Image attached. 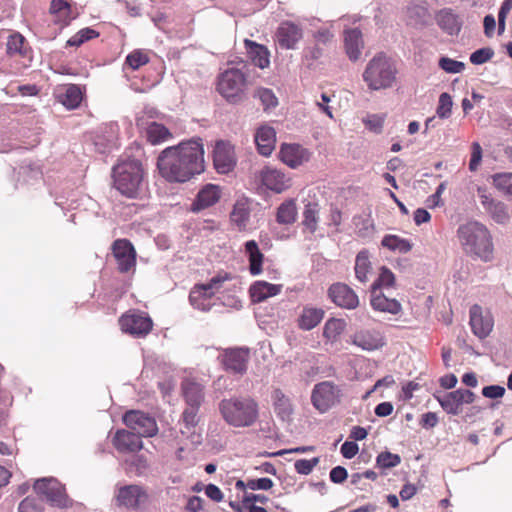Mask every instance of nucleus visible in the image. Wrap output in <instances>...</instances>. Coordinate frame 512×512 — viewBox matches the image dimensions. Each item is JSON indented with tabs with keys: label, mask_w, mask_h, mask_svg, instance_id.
I'll return each instance as SVG.
<instances>
[{
	"label": "nucleus",
	"mask_w": 512,
	"mask_h": 512,
	"mask_svg": "<svg viewBox=\"0 0 512 512\" xmlns=\"http://www.w3.org/2000/svg\"><path fill=\"white\" fill-rule=\"evenodd\" d=\"M493 185L502 194L512 198V173H497L492 176Z\"/></svg>",
	"instance_id": "obj_47"
},
{
	"label": "nucleus",
	"mask_w": 512,
	"mask_h": 512,
	"mask_svg": "<svg viewBox=\"0 0 512 512\" xmlns=\"http://www.w3.org/2000/svg\"><path fill=\"white\" fill-rule=\"evenodd\" d=\"M262 184L269 190L281 193L291 186V179L281 170L273 167H264L260 172Z\"/></svg>",
	"instance_id": "obj_18"
},
{
	"label": "nucleus",
	"mask_w": 512,
	"mask_h": 512,
	"mask_svg": "<svg viewBox=\"0 0 512 512\" xmlns=\"http://www.w3.org/2000/svg\"><path fill=\"white\" fill-rule=\"evenodd\" d=\"M441 408L449 415H458L463 404H471L475 394L468 389H457L451 392L437 391L433 394Z\"/></svg>",
	"instance_id": "obj_10"
},
{
	"label": "nucleus",
	"mask_w": 512,
	"mask_h": 512,
	"mask_svg": "<svg viewBox=\"0 0 512 512\" xmlns=\"http://www.w3.org/2000/svg\"><path fill=\"white\" fill-rule=\"evenodd\" d=\"M146 137L151 144L157 145L169 140L172 134L163 124L151 122L146 128Z\"/></svg>",
	"instance_id": "obj_40"
},
{
	"label": "nucleus",
	"mask_w": 512,
	"mask_h": 512,
	"mask_svg": "<svg viewBox=\"0 0 512 512\" xmlns=\"http://www.w3.org/2000/svg\"><path fill=\"white\" fill-rule=\"evenodd\" d=\"M121 330L134 337H143L152 330L153 322L144 312L130 311L119 319Z\"/></svg>",
	"instance_id": "obj_12"
},
{
	"label": "nucleus",
	"mask_w": 512,
	"mask_h": 512,
	"mask_svg": "<svg viewBox=\"0 0 512 512\" xmlns=\"http://www.w3.org/2000/svg\"><path fill=\"white\" fill-rule=\"evenodd\" d=\"M381 245L392 252L402 254L408 253L412 249V244L409 240L393 234L385 235L381 241Z\"/></svg>",
	"instance_id": "obj_42"
},
{
	"label": "nucleus",
	"mask_w": 512,
	"mask_h": 512,
	"mask_svg": "<svg viewBox=\"0 0 512 512\" xmlns=\"http://www.w3.org/2000/svg\"><path fill=\"white\" fill-rule=\"evenodd\" d=\"M319 463L318 458H312L310 460L307 459H299L294 463V468L297 473L302 475H308L312 472L313 468Z\"/></svg>",
	"instance_id": "obj_57"
},
{
	"label": "nucleus",
	"mask_w": 512,
	"mask_h": 512,
	"mask_svg": "<svg viewBox=\"0 0 512 512\" xmlns=\"http://www.w3.org/2000/svg\"><path fill=\"white\" fill-rule=\"evenodd\" d=\"M229 279L227 273L212 277L205 284L195 285L189 293V302L194 309L208 312L215 305V294L222 284Z\"/></svg>",
	"instance_id": "obj_7"
},
{
	"label": "nucleus",
	"mask_w": 512,
	"mask_h": 512,
	"mask_svg": "<svg viewBox=\"0 0 512 512\" xmlns=\"http://www.w3.org/2000/svg\"><path fill=\"white\" fill-rule=\"evenodd\" d=\"M149 58L146 53L141 50H135L127 55L126 64L131 67L133 70L140 68L141 66L147 64Z\"/></svg>",
	"instance_id": "obj_53"
},
{
	"label": "nucleus",
	"mask_w": 512,
	"mask_h": 512,
	"mask_svg": "<svg viewBox=\"0 0 512 512\" xmlns=\"http://www.w3.org/2000/svg\"><path fill=\"white\" fill-rule=\"evenodd\" d=\"M273 487V481L270 478L251 479L247 482V488L251 490H269Z\"/></svg>",
	"instance_id": "obj_59"
},
{
	"label": "nucleus",
	"mask_w": 512,
	"mask_h": 512,
	"mask_svg": "<svg viewBox=\"0 0 512 512\" xmlns=\"http://www.w3.org/2000/svg\"><path fill=\"white\" fill-rule=\"evenodd\" d=\"M221 198V189L215 184H205L191 203L190 211L198 213L215 205Z\"/></svg>",
	"instance_id": "obj_19"
},
{
	"label": "nucleus",
	"mask_w": 512,
	"mask_h": 512,
	"mask_svg": "<svg viewBox=\"0 0 512 512\" xmlns=\"http://www.w3.org/2000/svg\"><path fill=\"white\" fill-rule=\"evenodd\" d=\"M397 74L395 62L384 53H378L367 63L362 78L371 91H380L392 88Z\"/></svg>",
	"instance_id": "obj_4"
},
{
	"label": "nucleus",
	"mask_w": 512,
	"mask_h": 512,
	"mask_svg": "<svg viewBox=\"0 0 512 512\" xmlns=\"http://www.w3.org/2000/svg\"><path fill=\"white\" fill-rule=\"evenodd\" d=\"M282 285L271 284L266 281H257L250 287V296L253 302H263L269 297L278 295Z\"/></svg>",
	"instance_id": "obj_34"
},
{
	"label": "nucleus",
	"mask_w": 512,
	"mask_h": 512,
	"mask_svg": "<svg viewBox=\"0 0 512 512\" xmlns=\"http://www.w3.org/2000/svg\"><path fill=\"white\" fill-rule=\"evenodd\" d=\"M505 394V388L500 385H489L482 389V395L490 399H498Z\"/></svg>",
	"instance_id": "obj_60"
},
{
	"label": "nucleus",
	"mask_w": 512,
	"mask_h": 512,
	"mask_svg": "<svg viewBox=\"0 0 512 512\" xmlns=\"http://www.w3.org/2000/svg\"><path fill=\"white\" fill-rule=\"evenodd\" d=\"M279 157L290 168H297L310 159V152L299 144H282Z\"/></svg>",
	"instance_id": "obj_22"
},
{
	"label": "nucleus",
	"mask_w": 512,
	"mask_h": 512,
	"mask_svg": "<svg viewBox=\"0 0 512 512\" xmlns=\"http://www.w3.org/2000/svg\"><path fill=\"white\" fill-rule=\"evenodd\" d=\"M247 76L238 68H228L219 74L217 91L229 103L237 104L246 98Z\"/></svg>",
	"instance_id": "obj_6"
},
{
	"label": "nucleus",
	"mask_w": 512,
	"mask_h": 512,
	"mask_svg": "<svg viewBox=\"0 0 512 512\" xmlns=\"http://www.w3.org/2000/svg\"><path fill=\"white\" fill-rule=\"evenodd\" d=\"M199 409L200 407L186 405L179 422L180 432L183 435L190 436L194 434L200 421Z\"/></svg>",
	"instance_id": "obj_35"
},
{
	"label": "nucleus",
	"mask_w": 512,
	"mask_h": 512,
	"mask_svg": "<svg viewBox=\"0 0 512 512\" xmlns=\"http://www.w3.org/2000/svg\"><path fill=\"white\" fill-rule=\"evenodd\" d=\"M181 391L186 405L200 407L205 398L204 385L195 379L186 378L181 383Z\"/></svg>",
	"instance_id": "obj_24"
},
{
	"label": "nucleus",
	"mask_w": 512,
	"mask_h": 512,
	"mask_svg": "<svg viewBox=\"0 0 512 512\" xmlns=\"http://www.w3.org/2000/svg\"><path fill=\"white\" fill-rule=\"evenodd\" d=\"M245 46L247 54L255 66L265 69L270 65V53L265 46L248 39L245 40Z\"/></svg>",
	"instance_id": "obj_32"
},
{
	"label": "nucleus",
	"mask_w": 512,
	"mask_h": 512,
	"mask_svg": "<svg viewBox=\"0 0 512 512\" xmlns=\"http://www.w3.org/2000/svg\"><path fill=\"white\" fill-rule=\"evenodd\" d=\"M439 26L450 35L457 34L460 30V24L456 15L450 11L443 10L437 16Z\"/></svg>",
	"instance_id": "obj_44"
},
{
	"label": "nucleus",
	"mask_w": 512,
	"mask_h": 512,
	"mask_svg": "<svg viewBox=\"0 0 512 512\" xmlns=\"http://www.w3.org/2000/svg\"><path fill=\"white\" fill-rule=\"evenodd\" d=\"M453 101L452 97L444 92L440 94L436 114L441 119H447L452 113Z\"/></svg>",
	"instance_id": "obj_49"
},
{
	"label": "nucleus",
	"mask_w": 512,
	"mask_h": 512,
	"mask_svg": "<svg viewBox=\"0 0 512 512\" xmlns=\"http://www.w3.org/2000/svg\"><path fill=\"white\" fill-rule=\"evenodd\" d=\"M203 502L201 497L192 496L188 499L185 509L188 512H198L203 509Z\"/></svg>",
	"instance_id": "obj_64"
},
{
	"label": "nucleus",
	"mask_w": 512,
	"mask_h": 512,
	"mask_svg": "<svg viewBox=\"0 0 512 512\" xmlns=\"http://www.w3.org/2000/svg\"><path fill=\"white\" fill-rule=\"evenodd\" d=\"M6 52L10 57H30V48L26 44V39L22 34L18 32L12 33L8 36L6 42Z\"/></svg>",
	"instance_id": "obj_36"
},
{
	"label": "nucleus",
	"mask_w": 512,
	"mask_h": 512,
	"mask_svg": "<svg viewBox=\"0 0 512 512\" xmlns=\"http://www.w3.org/2000/svg\"><path fill=\"white\" fill-rule=\"evenodd\" d=\"M70 5L64 0H52L50 13L55 14L61 20H67L70 13Z\"/></svg>",
	"instance_id": "obj_54"
},
{
	"label": "nucleus",
	"mask_w": 512,
	"mask_h": 512,
	"mask_svg": "<svg viewBox=\"0 0 512 512\" xmlns=\"http://www.w3.org/2000/svg\"><path fill=\"white\" fill-rule=\"evenodd\" d=\"M34 490L53 507L65 508L70 504L64 486L56 478L48 477L36 480Z\"/></svg>",
	"instance_id": "obj_9"
},
{
	"label": "nucleus",
	"mask_w": 512,
	"mask_h": 512,
	"mask_svg": "<svg viewBox=\"0 0 512 512\" xmlns=\"http://www.w3.org/2000/svg\"><path fill=\"white\" fill-rule=\"evenodd\" d=\"M493 56L494 50L490 47H484L470 55V62L474 65H481L488 62Z\"/></svg>",
	"instance_id": "obj_55"
},
{
	"label": "nucleus",
	"mask_w": 512,
	"mask_h": 512,
	"mask_svg": "<svg viewBox=\"0 0 512 512\" xmlns=\"http://www.w3.org/2000/svg\"><path fill=\"white\" fill-rule=\"evenodd\" d=\"M344 45L349 59L352 61L358 60L364 46L361 31L356 28L346 30L344 33Z\"/></svg>",
	"instance_id": "obj_30"
},
{
	"label": "nucleus",
	"mask_w": 512,
	"mask_h": 512,
	"mask_svg": "<svg viewBox=\"0 0 512 512\" xmlns=\"http://www.w3.org/2000/svg\"><path fill=\"white\" fill-rule=\"evenodd\" d=\"M117 500L121 505L135 509L148 500V493L140 485H126L119 488Z\"/></svg>",
	"instance_id": "obj_20"
},
{
	"label": "nucleus",
	"mask_w": 512,
	"mask_h": 512,
	"mask_svg": "<svg viewBox=\"0 0 512 512\" xmlns=\"http://www.w3.org/2000/svg\"><path fill=\"white\" fill-rule=\"evenodd\" d=\"M223 420L235 428L252 426L258 419L259 408L251 397H231L222 399L218 404Z\"/></svg>",
	"instance_id": "obj_3"
},
{
	"label": "nucleus",
	"mask_w": 512,
	"mask_h": 512,
	"mask_svg": "<svg viewBox=\"0 0 512 512\" xmlns=\"http://www.w3.org/2000/svg\"><path fill=\"white\" fill-rule=\"evenodd\" d=\"M370 304L372 308L379 312L398 314L402 306L395 298H388L379 290H372Z\"/></svg>",
	"instance_id": "obj_28"
},
{
	"label": "nucleus",
	"mask_w": 512,
	"mask_h": 512,
	"mask_svg": "<svg viewBox=\"0 0 512 512\" xmlns=\"http://www.w3.org/2000/svg\"><path fill=\"white\" fill-rule=\"evenodd\" d=\"M439 67L447 73L457 74L465 69V64L449 57H441L439 59Z\"/></svg>",
	"instance_id": "obj_52"
},
{
	"label": "nucleus",
	"mask_w": 512,
	"mask_h": 512,
	"mask_svg": "<svg viewBox=\"0 0 512 512\" xmlns=\"http://www.w3.org/2000/svg\"><path fill=\"white\" fill-rule=\"evenodd\" d=\"M456 237L465 254L483 262L493 260V238L489 229L481 222L468 221L459 225Z\"/></svg>",
	"instance_id": "obj_2"
},
{
	"label": "nucleus",
	"mask_w": 512,
	"mask_h": 512,
	"mask_svg": "<svg viewBox=\"0 0 512 512\" xmlns=\"http://www.w3.org/2000/svg\"><path fill=\"white\" fill-rule=\"evenodd\" d=\"M297 207L294 200L289 199L280 204L276 213V220L279 224L289 225L296 221Z\"/></svg>",
	"instance_id": "obj_41"
},
{
	"label": "nucleus",
	"mask_w": 512,
	"mask_h": 512,
	"mask_svg": "<svg viewBox=\"0 0 512 512\" xmlns=\"http://www.w3.org/2000/svg\"><path fill=\"white\" fill-rule=\"evenodd\" d=\"M112 250L117 262L118 270L121 273H128L135 270L136 251L128 240H116L113 243Z\"/></svg>",
	"instance_id": "obj_14"
},
{
	"label": "nucleus",
	"mask_w": 512,
	"mask_h": 512,
	"mask_svg": "<svg viewBox=\"0 0 512 512\" xmlns=\"http://www.w3.org/2000/svg\"><path fill=\"white\" fill-rule=\"evenodd\" d=\"M400 462L401 458L399 455L388 451L381 452L376 458L377 465L384 469L396 467Z\"/></svg>",
	"instance_id": "obj_51"
},
{
	"label": "nucleus",
	"mask_w": 512,
	"mask_h": 512,
	"mask_svg": "<svg viewBox=\"0 0 512 512\" xmlns=\"http://www.w3.org/2000/svg\"><path fill=\"white\" fill-rule=\"evenodd\" d=\"M395 283L394 273L385 266L380 268L378 279L372 284V290L392 287Z\"/></svg>",
	"instance_id": "obj_48"
},
{
	"label": "nucleus",
	"mask_w": 512,
	"mask_h": 512,
	"mask_svg": "<svg viewBox=\"0 0 512 512\" xmlns=\"http://www.w3.org/2000/svg\"><path fill=\"white\" fill-rule=\"evenodd\" d=\"M355 276L361 283H366L369 280V275L372 271L369 251L366 249L361 250L355 259Z\"/></svg>",
	"instance_id": "obj_37"
},
{
	"label": "nucleus",
	"mask_w": 512,
	"mask_h": 512,
	"mask_svg": "<svg viewBox=\"0 0 512 512\" xmlns=\"http://www.w3.org/2000/svg\"><path fill=\"white\" fill-rule=\"evenodd\" d=\"M249 360V349L246 347H240L225 350L222 362L228 372L237 375H244L247 371Z\"/></svg>",
	"instance_id": "obj_16"
},
{
	"label": "nucleus",
	"mask_w": 512,
	"mask_h": 512,
	"mask_svg": "<svg viewBox=\"0 0 512 512\" xmlns=\"http://www.w3.org/2000/svg\"><path fill=\"white\" fill-rule=\"evenodd\" d=\"M18 512H44V508L35 498L26 497L20 502Z\"/></svg>",
	"instance_id": "obj_56"
},
{
	"label": "nucleus",
	"mask_w": 512,
	"mask_h": 512,
	"mask_svg": "<svg viewBox=\"0 0 512 512\" xmlns=\"http://www.w3.org/2000/svg\"><path fill=\"white\" fill-rule=\"evenodd\" d=\"M482 160V148L478 142L472 143V153L469 162L470 171H476Z\"/></svg>",
	"instance_id": "obj_58"
},
{
	"label": "nucleus",
	"mask_w": 512,
	"mask_h": 512,
	"mask_svg": "<svg viewBox=\"0 0 512 512\" xmlns=\"http://www.w3.org/2000/svg\"><path fill=\"white\" fill-rule=\"evenodd\" d=\"M245 251L249 258V271L253 276L262 272L263 254L259 250L258 244L254 240L245 243Z\"/></svg>",
	"instance_id": "obj_39"
},
{
	"label": "nucleus",
	"mask_w": 512,
	"mask_h": 512,
	"mask_svg": "<svg viewBox=\"0 0 512 512\" xmlns=\"http://www.w3.org/2000/svg\"><path fill=\"white\" fill-rule=\"evenodd\" d=\"M302 38V27L292 21L281 22L275 33V41L282 49L286 50L296 49Z\"/></svg>",
	"instance_id": "obj_13"
},
{
	"label": "nucleus",
	"mask_w": 512,
	"mask_h": 512,
	"mask_svg": "<svg viewBox=\"0 0 512 512\" xmlns=\"http://www.w3.org/2000/svg\"><path fill=\"white\" fill-rule=\"evenodd\" d=\"M342 397L343 392L339 385L332 381H323L313 387L311 402L320 413H326L340 404Z\"/></svg>",
	"instance_id": "obj_8"
},
{
	"label": "nucleus",
	"mask_w": 512,
	"mask_h": 512,
	"mask_svg": "<svg viewBox=\"0 0 512 512\" xmlns=\"http://www.w3.org/2000/svg\"><path fill=\"white\" fill-rule=\"evenodd\" d=\"M254 97L260 100L265 111L274 109L279 104L277 96L275 95L273 90L269 88L260 87L256 89Z\"/></svg>",
	"instance_id": "obj_45"
},
{
	"label": "nucleus",
	"mask_w": 512,
	"mask_h": 512,
	"mask_svg": "<svg viewBox=\"0 0 512 512\" xmlns=\"http://www.w3.org/2000/svg\"><path fill=\"white\" fill-rule=\"evenodd\" d=\"M56 98L59 103L71 110L80 105L83 95L79 86L68 84L57 89Z\"/></svg>",
	"instance_id": "obj_26"
},
{
	"label": "nucleus",
	"mask_w": 512,
	"mask_h": 512,
	"mask_svg": "<svg viewBox=\"0 0 512 512\" xmlns=\"http://www.w3.org/2000/svg\"><path fill=\"white\" fill-rule=\"evenodd\" d=\"M251 213V200L245 196L237 198L230 214L231 221L239 228H246Z\"/></svg>",
	"instance_id": "obj_29"
},
{
	"label": "nucleus",
	"mask_w": 512,
	"mask_h": 512,
	"mask_svg": "<svg viewBox=\"0 0 512 512\" xmlns=\"http://www.w3.org/2000/svg\"><path fill=\"white\" fill-rule=\"evenodd\" d=\"M254 138L259 153L263 156L271 155L276 144L274 128L269 125H262L256 130Z\"/></svg>",
	"instance_id": "obj_25"
},
{
	"label": "nucleus",
	"mask_w": 512,
	"mask_h": 512,
	"mask_svg": "<svg viewBox=\"0 0 512 512\" xmlns=\"http://www.w3.org/2000/svg\"><path fill=\"white\" fill-rule=\"evenodd\" d=\"M330 480L333 482V483H342L346 480L347 476H348V473H347V470L342 467V466H336L334 468H332V470L330 471Z\"/></svg>",
	"instance_id": "obj_62"
},
{
	"label": "nucleus",
	"mask_w": 512,
	"mask_h": 512,
	"mask_svg": "<svg viewBox=\"0 0 512 512\" xmlns=\"http://www.w3.org/2000/svg\"><path fill=\"white\" fill-rule=\"evenodd\" d=\"M486 212L498 224H506L510 220L508 206L501 201H496Z\"/></svg>",
	"instance_id": "obj_46"
},
{
	"label": "nucleus",
	"mask_w": 512,
	"mask_h": 512,
	"mask_svg": "<svg viewBox=\"0 0 512 512\" xmlns=\"http://www.w3.org/2000/svg\"><path fill=\"white\" fill-rule=\"evenodd\" d=\"M214 167L218 173L226 174L236 166L234 147L226 141H217L213 151Z\"/></svg>",
	"instance_id": "obj_15"
},
{
	"label": "nucleus",
	"mask_w": 512,
	"mask_h": 512,
	"mask_svg": "<svg viewBox=\"0 0 512 512\" xmlns=\"http://www.w3.org/2000/svg\"><path fill=\"white\" fill-rule=\"evenodd\" d=\"M344 321L341 319H329L324 326L323 334L328 339H335L344 329Z\"/></svg>",
	"instance_id": "obj_50"
},
{
	"label": "nucleus",
	"mask_w": 512,
	"mask_h": 512,
	"mask_svg": "<svg viewBox=\"0 0 512 512\" xmlns=\"http://www.w3.org/2000/svg\"><path fill=\"white\" fill-rule=\"evenodd\" d=\"M113 445L121 453L137 452L142 449L141 437L135 432L118 430L113 437Z\"/></svg>",
	"instance_id": "obj_23"
},
{
	"label": "nucleus",
	"mask_w": 512,
	"mask_h": 512,
	"mask_svg": "<svg viewBox=\"0 0 512 512\" xmlns=\"http://www.w3.org/2000/svg\"><path fill=\"white\" fill-rule=\"evenodd\" d=\"M131 466L135 467L137 475L144 474L146 472V470L148 469V467H149L146 458L144 456H141V455H137V456L133 457L132 462H131Z\"/></svg>",
	"instance_id": "obj_63"
},
{
	"label": "nucleus",
	"mask_w": 512,
	"mask_h": 512,
	"mask_svg": "<svg viewBox=\"0 0 512 512\" xmlns=\"http://www.w3.org/2000/svg\"><path fill=\"white\" fill-rule=\"evenodd\" d=\"M271 399L277 416L283 421L289 420L293 413L290 398L281 389L276 388L272 391Z\"/></svg>",
	"instance_id": "obj_33"
},
{
	"label": "nucleus",
	"mask_w": 512,
	"mask_h": 512,
	"mask_svg": "<svg viewBox=\"0 0 512 512\" xmlns=\"http://www.w3.org/2000/svg\"><path fill=\"white\" fill-rule=\"evenodd\" d=\"M324 310L318 307L305 306L298 316V327L304 331L315 328L323 319Z\"/></svg>",
	"instance_id": "obj_31"
},
{
	"label": "nucleus",
	"mask_w": 512,
	"mask_h": 512,
	"mask_svg": "<svg viewBox=\"0 0 512 512\" xmlns=\"http://www.w3.org/2000/svg\"><path fill=\"white\" fill-rule=\"evenodd\" d=\"M358 451V444L353 441H346L341 446V454L346 459H352Z\"/></svg>",
	"instance_id": "obj_61"
},
{
	"label": "nucleus",
	"mask_w": 512,
	"mask_h": 512,
	"mask_svg": "<svg viewBox=\"0 0 512 512\" xmlns=\"http://www.w3.org/2000/svg\"><path fill=\"white\" fill-rule=\"evenodd\" d=\"M328 296L338 307L352 310L358 307L359 298L355 291L344 283H334L328 289Z\"/></svg>",
	"instance_id": "obj_17"
},
{
	"label": "nucleus",
	"mask_w": 512,
	"mask_h": 512,
	"mask_svg": "<svg viewBox=\"0 0 512 512\" xmlns=\"http://www.w3.org/2000/svg\"><path fill=\"white\" fill-rule=\"evenodd\" d=\"M320 207L316 202H308L303 211V225L311 233L318 227Z\"/></svg>",
	"instance_id": "obj_43"
},
{
	"label": "nucleus",
	"mask_w": 512,
	"mask_h": 512,
	"mask_svg": "<svg viewBox=\"0 0 512 512\" xmlns=\"http://www.w3.org/2000/svg\"><path fill=\"white\" fill-rule=\"evenodd\" d=\"M470 325L477 337L485 338L492 331L494 322L490 312H483L479 305H473L470 308Z\"/></svg>",
	"instance_id": "obj_21"
},
{
	"label": "nucleus",
	"mask_w": 512,
	"mask_h": 512,
	"mask_svg": "<svg viewBox=\"0 0 512 512\" xmlns=\"http://www.w3.org/2000/svg\"><path fill=\"white\" fill-rule=\"evenodd\" d=\"M114 187L128 198H136L143 182V168L138 160L129 159L113 167Z\"/></svg>",
	"instance_id": "obj_5"
},
{
	"label": "nucleus",
	"mask_w": 512,
	"mask_h": 512,
	"mask_svg": "<svg viewBox=\"0 0 512 512\" xmlns=\"http://www.w3.org/2000/svg\"><path fill=\"white\" fill-rule=\"evenodd\" d=\"M125 425L140 437H152L157 434L158 426L154 417L138 410H131L124 414Z\"/></svg>",
	"instance_id": "obj_11"
},
{
	"label": "nucleus",
	"mask_w": 512,
	"mask_h": 512,
	"mask_svg": "<svg viewBox=\"0 0 512 512\" xmlns=\"http://www.w3.org/2000/svg\"><path fill=\"white\" fill-rule=\"evenodd\" d=\"M430 20V13L424 4H412L407 8V21L413 27H423Z\"/></svg>",
	"instance_id": "obj_38"
},
{
	"label": "nucleus",
	"mask_w": 512,
	"mask_h": 512,
	"mask_svg": "<svg viewBox=\"0 0 512 512\" xmlns=\"http://www.w3.org/2000/svg\"><path fill=\"white\" fill-rule=\"evenodd\" d=\"M353 344L363 350L373 351L384 345V339L378 331L362 330L354 334Z\"/></svg>",
	"instance_id": "obj_27"
},
{
	"label": "nucleus",
	"mask_w": 512,
	"mask_h": 512,
	"mask_svg": "<svg viewBox=\"0 0 512 512\" xmlns=\"http://www.w3.org/2000/svg\"><path fill=\"white\" fill-rule=\"evenodd\" d=\"M157 166L161 176L169 182H186L201 174L205 170L202 139L194 137L164 149Z\"/></svg>",
	"instance_id": "obj_1"
}]
</instances>
